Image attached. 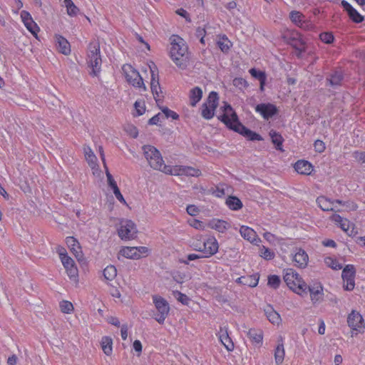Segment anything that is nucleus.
Returning a JSON list of instances; mask_svg holds the SVG:
<instances>
[{
    "instance_id": "6",
    "label": "nucleus",
    "mask_w": 365,
    "mask_h": 365,
    "mask_svg": "<svg viewBox=\"0 0 365 365\" xmlns=\"http://www.w3.org/2000/svg\"><path fill=\"white\" fill-rule=\"evenodd\" d=\"M122 71L128 83L135 88L146 91L143 79L139 72L135 70L131 65L125 64L122 67Z\"/></svg>"
},
{
    "instance_id": "62",
    "label": "nucleus",
    "mask_w": 365,
    "mask_h": 365,
    "mask_svg": "<svg viewBox=\"0 0 365 365\" xmlns=\"http://www.w3.org/2000/svg\"><path fill=\"white\" fill-rule=\"evenodd\" d=\"M133 349H135V351L136 352L138 353V355L141 353V351H142V344H141V342L139 340L134 341V342H133Z\"/></svg>"
},
{
    "instance_id": "22",
    "label": "nucleus",
    "mask_w": 365,
    "mask_h": 365,
    "mask_svg": "<svg viewBox=\"0 0 365 365\" xmlns=\"http://www.w3.org/2000/svg\"><path fill=\"white\" fill-rule=\"evenodd\" d=\"M242 237L252 243L257 245L260 242V239L257 237L255 231L247 226H242L240 229Z\"/></svg>"
},
{
    "instance_id": "40",
    "label": "nucleus",
    "mask_w": 365,
    "mask_h": 365,
    "mask_svg": "<svg viewBox=\"0 0 365 365\" xmlns=\"http://www.w3.org/2000/svg\"><path fill=\"white\" fill-rule=\"evenodd\" d=\"M117 275V269L113 266H107L103 270V276L106 279L112 281Z\"/></svg>"
},
{
    "instance_id": "36",
    "label": "nucleus",
    "mask_w": 365,
    "mask_h": 365,
    "mask_svg": "<svg viewBox=\"0 0 365 365\" xmlns=\"http://www.w3.org/2000/svg\"><path fill=\"white\" fill-rule=\"evenodd\" d=\"M136 247H126L123 248L120 250V254L129 259H139L140 255L136 252Z\"/></svg>"
},
{
    "instance_id": "12",
    "label": "nucleus",
    "mask_w": 365,
    "mask_h": 365,
    "mask_svg": "<svg viewBox=\"0 0 365 365\" xmlns=\"http://www.w3.org/2000/svg\"><path fill=\"white\" fill-rule=\"evenodd\" d=\"M356 270L352 264L346 265L342 271L341 277L344 281V288L345 290L351 291L355 287L354 278Z\"/></svg>"
},
{
    "instance_id": "41",
    "label": "nucleus",
    "mask_w": 365,
    "mask_h": 365,
    "mask_svg": "<svg viewBox=\"0 0 365 365\" xmlns=\"http://www.w3.org/2000/svg\"><path fill=\"white\" fill-rule=\"evenodd\" d=\"M342 78V74L339 71H335L329 78V84L333 86H339L340 85Z\"/></svg>"
},
{
    "instance_id": "34",
    "label": "nucleus",
    "mask_w": 365,
    "mask_h": 365,
    "mask_svg": "<svg viewBox=\"0 0 365 365\" xmlns=\"http://www.w3.org/2000/svg\"><path fill=\"white\" fill-rule=\"evenodd\" d=\"M225 203L227 207L232 210H238L242 207V201L235 196H229Z\"/></svg>"
},
{
    "instance_id": "13",
    "label": "nucleus",
    "mask_w": 365,
    "mask_h": 365,
    "mask_svg": "<svg viewBox=\"0 0 365 365\" xmlns=\"http://www.w3.org/2000/svg\"><path fill=\"white\" fill-rule=\"evenodd\" d=\"M59 257L61 260V262L66 271L68 276L71 279H73L76 280L78 276V271L75 264L73 259L68 256L67 253H59Z\"/></svg>"
},
{
    "instance_id": "61",
    "label": "nucleus",
    "mask_w": 365,
    "mask_h": 365,
    "mask_svg": "<svg viewBox=\"0 0 365 365\" xmlns=\"http://www.w3.org/2000/svg\"><path fill=\"white\" fill-rule=\"evenodd\" d=\"M344 206H346L347 210H355L357 209V205L354 202L346 201L344 202Z\"/></svg>"
},
{
    "instance_id": "17",
    "label": "nucleus",
    "mask_w": 365,
    "mask_h": 365,
    "mask_svg": "<svg viewBox=\"0 0 365 365\" xmlns=\"http://www.w3.org/2000/svg\"><path fill=\"white\" fill-rule=\"evenodd\" d=\"M21 18L26 29L35 36L39 31L37 24L34 21L31 14L26 11L21 12Z\"/></svg>"
},
{
    "instance_id": "23",
    "label": "nucleus",
    "mask_w": 365,
    "mask_h": 365,
    "mask_svg": "<svg viewBox=\"0 0 365 365\" xmlns=\"http://www.w3.org/2000/svg\"><path fill=\"white\" fill-rule=\"evenodd\" d=\"M294 170L301 175H310L313 171L312 165L307 161L300 160H298L294 165Z\"/></svg>"
},
{
    "instance_id": "29",
    "label": "nucleus",
    "mask_w": 365,
    "mask_h": 365,
    "mask_svg": "<svg viewBox=\"0 0 365 365\" xmlns=\"http://www.w3.org/2000/svg\"><path fill=\"white\" fill-rule=\"evenodd\" d=\"M85 158L91 169H95L98 167L97 158L92 151L91 148L86 146L83 148Z\"/></svg>"
},
{
    "instance_id": "45",
    "label": "nucleus",
    "mask_w": 365,
    "mask_h": 365,
    "mask_svg": "<svg viewBox=\"0 0 365 365\" xmlns=\"http://www.w3.org/2000/svg\"><path fill=\"white\" fill-rule=\"evenodd\" d=\"M260 256L264 259L270 260L274 257V252L263 246L261 249Z\"/></svg>"
},
{
    "instance_id": "55",
    "label": "nucleus",
    "mask_w": 365,
    "mask_h": 365,
    "mask_svg": "<svg viewBox=\"0 0 365 365\" xmlns=\"http://www.w3.org/2000/svg\"><path fill=\"white\" fill-rule=\"evenodd\" d=\"M134 106L138 115H141L145 113V107L144 102L135 101Z\"/></svg>"
},
{
    "instance_id": "39",
    "label": "nucleus",
    "mask_w": 365,
    "mask_h": 365,
    "mask_svg": "<svg viewBox=\"0 0 365 365\" xmlns=\"http://www.w3.org/2000/svg\"><path fill=\"white\" fill-rule=\"evenodd\" d=\"M269 135L272 138V142L273 143V144L275 145L276 149L279 150H282V145L283 142V138L282 135L273 130L270 131Z\"/></svg>"
},
{
    "instance_id": "1",
    "label": "nucleus",
    "mask_w": 365,
    "mask_h": 365,
    "mask_svg": "<svg viewBox=\"0 0 365 365\" xmlns=\"http://www.w3.org/2000/svg\"><path fill=\"white\" fill-rule=\"evenodd\" d=\"M223 113L218 118L223 122L230 129L240 133L249 140H262L263 138L258 133L248 129L243 125L238 119L237 113L230 104L227 103L222 107Z\"/></svg>"
},
{
    "instance_id": "44",
    "label": "nucleus",
    "mask_w": 365,
    "mask_h": 365,
    "mask_svg": "<svg viewBox=\"0 0 365 365\" xmlns=\"http://www.w3.org/2000/svg\"><path fill=\"white\" fill-rule=\"evenodd\" d=\"M61 311L66 314H70L73 310V305L68 301H63L60 303Z\"/></svg>"
},
{
    "instance_id": "47",
    "label": "nucleus",
    "mask_w": 365,
    "mask_h": 365,
    "mask_svg": "<svg viewBox=\"0 0 365 365\" xmlns=\"http://www.w3.org/2000/svg\"><path fill=\"white\" fill-rule=\"evenodd\" d=\"M280 279L277 275H271L268 277V285L277 289L280 284Z\"/></svg>"
},
{
    "instance_id": "52",
    "label": "nucleus",
    "mask_w": 365,
    "mask_h": 365,
    "mask_svg": "<svg viewBox=\"0 0 365 365\" xmlns=\"http://www.w3.org/2000/svg\"><path fill=\"white\" fill-rule=\"evenodd\" d=\"M233 85L235 87L242 89L247 86V82L242 78H235L232 81Z\"/></svg>"
},
{
    "instance_id": "28",
    "label": "nucleus",
    "mask_w": 365,
    "mask_h": 365,
    "mask_svg": "<svg viewBox=\"0 0 365 365\" xmlns=\"http://www.w3.org/2000/svg\"><path fill=\"white\" fill-rule=\"evenodd\" d=\"M268 320L273 324H279L281 322L280 315L271 305H267L264 309Z\"/></svg>"
},
{
    "instance_id": "59",
    "label": "nucleus",
    "mask_w": 365,
    "mask_h": 365,
    "mask_svg": "<svg viewBox=\"0 0 365 365\" xmlns=\"http://www.w3.org/2000/svg\"><path fill=\"white\" fill-rule=\"evenodd\" d=\"M113 193L115 196V197L122 203L123 204H126V202L123 196V195L121 194L118 187H115L113 189Z\"/></svg>"
},
{
    "instance_id": "7",
    "label": "nucleus",
    "mask_w": 365,
    "mask_h": 365,
    "mask_svg": "<svg viewBox=\"0 0 365 365\" xmlns=\"http://www.w3.org/2000/svg\"><path fill=\"white\" fill-rule=\"evenodd\" d=\"M153 303L157 309V314H155V319L159 324H163L168 316L170 306L168 302L160 296L155 295L153 297Z\"/></svg>"
},
{
    "instance_id": "49",
    "label": "nucleus",
    "mask_w": 365,
    "mask_h": 365,
    "mask_svg": "<svg viewBox=\"0 0 365 365\" xmlns=\"http://www.w3.org/2000/svg\"><path fill=\"white\" fill-rule=\"evenodd\" d=\"M217 44L222 52H227L231 46V42L227 38L219 41Z\"/></svg>"
},
{
    "instance_id": "54",
    "label": "nucleus",
    "mask_w": 365,
    "mask_h": 365,
    "mask_svg": "<svg viewBox=\"0 0 365 365\" xmlns=\"http://www.w3.org/2000/svg\"><path fill=\"white\" fill-rule=\"evenodd\" d=\"M200 238H201V237H200ZM191 246L192 247L193 250L198 252H202V249L203 247V242L201 241V239L196 238L192 241Z\"/></svg>"
},
{
    "instance_id": "5",
    "label": "nucleus",
    "mask_w": 365,
    "mask_h": 365,
    "mask_svg": "<svg viewBox=\"0 0 365 365\" xmlns=\"http://www.w3.org/2000/svg\"><path fill=\"white\" fill-rule=\"evenodd\" d=\"M284 280L287 286L299 294H307V284L297 272L292 269H287L284 275Z\"/></svg>"
},
{
    "instance_id": "4",
    "label": "nucleus",
    "mask_w": 365,
    "mask_h": 365,
    "mask_svg": "<svg viewBox=\"0 0 365 365\" xmlns=\"http://www.w3.org/2000/svg\"><path fill=\"white\" fill-rule=\"evenodd\" d=\"M143 155L149 165L154 170H160L165 173V167H171L164 164V160L160 151L153 145H145L142 148Z\"/></svg>"
},
{
    "instance_id": "63",
    "label": "nucleus",
    "mask_w": 365,
    "mask_h": 365,
    "mask_svg": "<svg viewBox=\"0 0 365 365\" xmlns=\"http://www.w3.org/2000/svg\"><path fill=\"white\" fill-rule=\"evenodd\" d=\"M176 14L184 17L187 21H190V19H189L188 14L186 10L183 9H179L176 11Z\"/></svg>"
},
{
    "instance_id": "48",
    "label": "nucleus",
    "mask_w": 365,
    "mask_h": 365,
    "mask_svg": "<svg viewBox=\"0 0 365 365\" xmlns=\"http://www.w3.org/2000/svg\"><path fill=\"white\" fill-rule=\"evenodd\" d=\"M162 112L165 114V117L167 118H172L173 120H177L179 118L178 114H177L175 112L170 110L167 107H160Z\"/></svg>"
},
{
    "instance_id": "24",
    "label": "nucleus",
    "mask_w": 365,
    "mask_h": 365,
    "mask_svg": "<svg viewBox=\"0 0 365 365\" xmlns=\"http://www.w3.org/2000/svg\"><path fill=\"white\" fill-rule=\"evenodd\" d=\"M317 203L319 207L324 211L340 212V210L336 208V207L334 205V202L331 201L329 199L324 196L317 197Z\"/></svg>"
},
{
    "instance_id": "16",
    "label": "nucleus",
    "mask_w": 365,
    "mask_h": 365,
    "mask_svg": "<svg viewBox=\"0 0 365 365\" xmlns=\"http://www.w3.org/2000/svg\"><path fill=\"white\" fill-rule=\"evenodd\" d=\"M255 110L259 113L264 119H269L277 113V107L271 103L258 104L255 108Z\"/></svg>"
},
{
    "instance_id": "30",
    "label": "nucleus",
    "mask_w": 365,
    "mask_h": 365,
    "mask_svg": "<svg viewBox=\"0 0 365 365\" xmlns=\"http://www.w3.org/2000/svg\"><path fill=\"white\" fill-rule=\"evenodd\" d=\"M220 340L225 346L227 351H232L234 349V344L230 338L227 329H220Z\"/></svg>"
},
{
    "instance_id": "37",
    "label": "nucleus",
    "mask_w": 365,
    "mask_h": 365,
    "mask_svg": "<svg viewBox=\"0 0 365 365\" xmlns=\"http://www.w3.org/2000/svg\"><path fill=\"white\" fill-rule=\"evenodd\" d=\"M247 336L252 341L259 344L262 341L263 333L260 329H250L247 331Z\"/></svg>"
},
{
    "instance_id": "11",
    "label": "nucleus",
    "mask_w": 365,
    "mask_h": 365,
    "mask_svg": "<svg viewBox=\"0 0 365 365\" xmlns=\"http://www.w3.org/2000/svg\"><path fill=\"white\" fill-rule=\"evenodd\" d=\"M120 225L118 233L122 240H131L136 237L137 229L133 222L124 220L120 222Z\"/></svg>"
},
{
    "instance_id": "46",
    "label": "nucleus",
    "mask_w": 365,
    "mask_h": 365,
    "mask_svg": "<svg viewBox=\"0 0 365 365\" xmlns=\"http://www.w3.org/2000/svg\"><path fill=\"white\" fill-rule=\"evenodd\" d=\"M173 295L179 302L183 304H187L190 301L188 297L186 294H182L179 291L173 292Z\"/></svg>"
},
{
    "instance_id": "35",
    "label": "nucleus",
    "mask_w": 365,
    "mask_h": 365,
    "mask_svg": "<svg viewBox=\"0 0 365 365\" xmlns=\"http://www.w3.org/2000/svg\"><path fill=\"white\" fill-rule=\"evenodd\" d=\"M289 18L291 21L299 27L305 28L304 24V16L299 11H292L289 14Z\"/></svg>"
},
{
    "instance_id": "51",
    "label": "nucleus",
    "mask_w": 365,
    "mask_h": 365,
    "mask_svg": "<svg viewBox=\"0 0 365 365\" xmlns=\"http://www.w3.org/2000/svg\"><path fill=\"white\" fill-rule=\"evenodd\" d=\"M319 37L321 41L325 43H331L334 41V36L331 33H322L320 34Z\"/></svg>"
},
{
    "instance_id": "53",
    "label": "nucleus",
    "mask_w": 365,
    "mask_h": 365,
    "mask_svg": "<svg viewBox=\"0 0 365 365\" xmlns=\"http://www.w3.org/2000/svg\"><path fill=\"white\" fill-rule=\"evenodd\" d=\"M351 224L350 222L347 219H344L340 224L339 227L343 230L344 232H346L349 235H351L354 232V229L351 230L349 232V228H350Z\"/></svg>"
},
{
    "instance_id": "57",
    "label": "nucleus",
    "mask_w": 365,
    "mask_h": 365,
    "mask_svg": "<svg viewBox=\"0 0 365 365\" xmlns=\"http://www.w3.org/2000/svg\"><path fill=\"white\" fill-rule=\"evenodd\" d=\"M354 159L361 163H365V152L356 151L353 153Z\"/></svg>"
},
{
    "instance_id": "3",
    "label": "nucleus",
    "mask_w": 365,
    "mask_h": 365,
    "mask_svg": "<svg viewBox=\"0 0 365 365\" xmlns=\"http://www.w3.org/2000/svg\"><path fill=\"white\" fill-rule=\"evenodd\" d=\"M87 63L92 69L90 74L97 76L101 72L102 64L100 43L97 41L91 42L88 46Z\"/></svg>"
},
{
    "instance_id": "58",
    "label": "nucleus",
    "mask_w": 365,
    "mask_h": 365,
    "mask_svg": "<svg viewBox=\"0 0 365 365\" xmlns=\"http://www.w3.org/2000/svg\"><path fill=\"white\" fill-rule=\"evenodd\" d=\"M186 210H187V212L191 215V216H195L197 215L199 212H200V210L197 207H196L195 205H190L187 207L186 208Z\"/></svg>"
},
{
    "instance_id": "18",
    "label": "nucleus",
    "mask_w": 365,
    "mask_h": 365,
    "mask_svg": "<svg viewBox=\"0 0 365 365\" xmlns=\"http://www.w3.org/2000/svg\"><path fill=\"white\" fill-rule=\"evenodd\" d=\"M284 41L293 46L296 50H297L299 53L304 51V46L302 40L299 38V34H285L283 36Z\"/></svg>"
},
{
    "instance_id": "56",
    "label": "nucleus",
    "mask_w": 365,
    "mask_h": 365,
    "mask_svg": "<svg viewBox=\"0 0 365 365\" xmlns=\"http://www.w3.org/2000/svg\"><path fill=\"white\" fill-rule=\"evenodd\" d=\"M314 149L317 152L322 153L325 150V144L322 140H317L314 143Z\"/></svg>"
},
{
    "instance_id": "33",
    "label": "nucleus",
    "mask_w": 365,
    "mask_h": 365,
    "mask_svg": "<svg viewBox=\"0 0 365 365\" xmlns=\"http://www.w3.org/2000/svg\"><path fill=\"white\" fill-rule=\"evenodd\" d=\"M202 96V91L200 87L193 88L190 92V105L195 106L201 100Z\"/></svg>"
},
{
    "instance_id": "60",
    "label": "nucleus",
    "mask_w": 365,
    "mask_h": 365,
    "mask_svg": "<svg viewBox=\"0 0 365 365\" xmlns=\"http://www.w3.org/2000/svg\"><path fill=\"white\" fill-rule=\"evenodd\" d=\"M107 181H108V185L112 189H113L115 187H118L116 182L115 181V180L113 179V178L110 173H108Z\"/></svg>"
},
{
    "instance_id": "14",
    "label": "nucleus",
    "mask_w": 365,
    "mask_h": 365,
    "mask_svg": "<svg viewBox=\"0 0 365 365\" xmlns=\"http://www.w3.org/2000/svg\"><path fill=\"white\" fill-rule=\"evenodd\" d=\"M151 72V81H150V89L153 95L154 99L157 105L160 107V103L163 102V92L160 86L158 75L155 73V71L150 68Z\"/></svg>"
},
{
    "instance_id": "50",
    "label": "nucleus",
    "mask_w": 365,
    "mask_h": 365,
    "mask_svg": "<svg viewBox=\"0 0 365 365\" xmlns=\"http://www.w3.org/2000/svg\"><path fill=\"white\" fill-rule=\"evenodd\" d=\"M66 7L67 10V14L70 16H76L79 12V9L74 4L73 2H72Z\"/></svg>"
},
{
    "instance_id": "10",
    "label": "nucleus",
    "mask_w": 365,
    "mask_h": 365,
    "mask_svg": "<svg viewBox=\"0 0 365 365\" xmlns=\"http://www.w3.org/2000/svg\"><path fill=\"white\" fill-rule=\"evenodd\" d=\"M349 327L352 329L351 336L357 332L362 333L364 329V322L362 316L356 311L353 310L347 317Z\"/></svg>"
},
{
    "instance_id": "2",
    "label": "nucleus",
    "mask_w": 365,
    "mask_h": 365,
    "mask_svg": "<svg viewBox=\"0 0 365 365\" xmlns=\"http://www.w3.org/2000/svg\"><path fill=\"white\" fill-rule=\"evenodd\" d=\"M170 39V53L172 60L178 68H186L189 62L187 46L184 43L183 39L178 36H173Z\"/></svg>"
},
{
    "instance_id": "42",
    "label": "nucleus",
    "mask_w": 365,
    "mask_h": 365,
    "mask_svg": "<svg viewBox=\"0 0 365 365\" xmlns=\"http://www.w3.org/2000/svg\"><path fill=\"white\" fill-rule=\"evenodd\" d=\"M324 263L331 269L334 270H339L342 268V266L334 258L332 257H326L324 259Z\"/></svg>"
},
{
    "instance_id": "43",
    "label": "nucleus",
    "mask_w": 365,
    "mask_h": 365,
    "mask_svg": "<svg viewBox=\"0 0 365 365\" xmlns=\"http://www.w3.org/2000/svg\"><path fill=\"white\" fill-rule=\"evenodd\" d=\"M250 73L252 77L258 79L259 82H262V83L263 81H266L267 79L265 73L262 71H257L255 68H251L250 70Z\"/></svg>"
},
{
    "instance_id": "64",
    "label": "nucleus",
    "mask_w": 365,
    "mask_h": 365,
    "mask_svg": "<svg viewBox=\"0 0 365 365\" xmlns=\"http://www.w3.org/2000/svg\"><path fill=\"white\" fill-rule=\"evenodd\" d=\"M330 219L337 223V224H340L344 220V218H343L342 217H341L338 214H334L331 216Z\"/></svg>"
},
{
    "instance_id": "32",
    "label": "nucleus",
    "mask_w": 365,
    "mask_h": 365,
    "mask_svg": "<svg viewBox=\"0 0 365 365\" xmlns=\"http://www.w3.org/2000/svg\"><path fill=\"white\" fill-rule=\"evenodd\" d=\"M208 227L220 232H223L227 229V223L222 220L213 219L209 222Z\"/></svg>"
},
{
    "instance_id": "19",
    "label": "nucleus",
    "mask_w": 365,
    "mask_h": 365,
    "mask_svg": "<svg viewBox=\"0 0 365 365\" xmlns=\"http://www.w3.org/2000/svg\"><path fill=\"white\" fill-rule=\"evenodd\" d=\"M66 244L78 261L83 259V252L78 240L73 237H66Z\"/></svg>"
},
{
    "instance_id": "20",
    "label": "nucleus",
    "mask_w": 365,
    "mask_h": 365,
    "mask_svg": "<svg viewBox=\"0 0 365 365\" xmlns=\"http://www.w3.org/2000/svg\"><path fill=\"white\" fill-rule=\"evenodd\" d=\"M341 5L345 11H347L349 18L355 23H361L364 17L352 7V6L345 0L341 1Z\"/></svg>"
},
{
    "instance_id": "31",
    "label": "nucleus",
    "mask_w": 365,
    "mask_h": 365,
    "mask_svg": "<svg viewBox=\"0 0 365 365\" xmlns=\"http://www.w3.org/2000/svg\"><path fill=\"white\" fill-rule=\"evenodd\" d=\"M101 346L103 353L110 356L113 353V340L109 336H103L101 341Z\"/></svg>"
},
{
    "instance_id": "15",
    "label": "nucleus",
    "mask_w": 365,
    "mask_h": 365,
    "mask_svg": "<svg viewBox=\"0 0 365 365\" xmlns=\"http://www.w3.org/2000/svg\"><path fill=\"white\" fill-rule=\"evenodd\" d=\"M218 242L215 237H209L203 241V247L202 252H204L205 257H209L214 255L218 251Z\"/></svg>"
},
{
    "instance_id": "21",
    "label": "nucleus",
    "mask_w": 365,
    "mask_h": 365,
    "mask_svg": "<svg viewBox=\"0 0 365 365\" xmlns=\"http://www.w3.org/2000/svg\"><path fill=\"white\" fill-rule=\"evenodd\" d=\"M293 260L295 265L298 267L305 268L309 261V257L304 250L299 248L297 250V252L293 257Z\"/></svg>"
},
{
    "instance_id": "26",
    "label": "nucleus",
    "mask_w": 365,
    "mask_h": 365,
    "mask_svg": "<svg viewBox=\"0 0 365 365\" xmlns=\"http://www.w3.org/2000/svg\"><path fill=\"white\" fill-rule=\"evenodd\" d=\"M55 39L58 51L64 55L70 54L71 46L69 42L60 35H56Z\"/></svg>"
},
{
    "instance_id": "38",
    "label": "nucleus",
    "mask_w": 365,
    "mask_h": 365,
    "mask_svg": "<svg viewBox=\"0 0 365 365\" xmlns=\"http://www.w3.org/2000/svg\"><path fill=\"white\" fill-rule=\"evenodd\" d=\"M284 349L282 343L279 344L274 351V359L277 364H281L284 359Z\"/></svg>"
},
{
    "instance_id": "25",
    "label": "nucleus",
    "mask_w": 365,
    "mask_h": 365,
    "mask_svg": "<svg viewBox=\"0 0 365 365\" xmlns=\"http://www.w3.org/2000/svg\"><path fill=\"white\" fill-rule=\"evenodd\" d=\"M307 292L310 294L312 301L316 302L323 295V287L320 283H314L313 285H307Z\"/></svg>"
},
{
    "instance_id": "8",
    "label": "nucleus",
    "mask_w": 365,
    "mask_h": 365,
    "mask_svg": "<svg viewBox=\"0 0 365 365\" xmlns=\"http://www.w3.org/2000/svg\"><path fill=\"white\" fill-rule=\"evenodd\" d=\"M218 94L215 91L210 93L207 101L202 106V116L207 120L211 119L214 116L215 110L218 106Z\"/></svg>"
},
{
    "instance_id": "27",
    "label": "nucleus",
    "mask_w": 365,
    "mask_h": 365,
    "mask_svg": "<svg viewBox=\"0 0 365 365\" xmlns=\"http://www.w3.org/2000/svg\"><path fill=\"white\" fill-rule=\"evenodd\" d=\"M259 277L257 274L242 276L237 279V282L250 287H255L257 285Z\"/></svg>"
},
{
    "instance_id": "9",
    "label": "nucleus",
    "mask_w": 365,
    "mask_h": 365,
    "mask_svg": "<svg viewBox=\"0 0 365 365\" xmlns=\"http://www.w3.org/2000/svg\"><path fill=\"white\" fill-rule=\"evenodd\" d=\"M165 173L171 175H185L191 177H199L201 171L199 169L190 166L175 165L171 167H165Z\"/></svg>"
}]
</instances>
